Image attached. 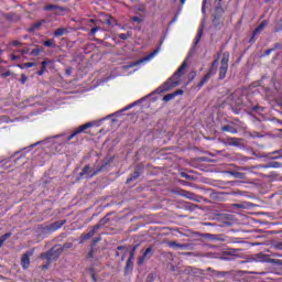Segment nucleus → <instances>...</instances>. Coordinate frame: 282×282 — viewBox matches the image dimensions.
I'll list each match as a JSON object with an SVG mask.
<instances>
[{
    "label": "nucleus",
    "instance_id": "f257e3e1",
    "mask_svg": "<svg viewBox=\"0 0 282 282\" xmlns=\"http://www.w3.org/2000/svg\"><path fill=\"white\" fill-rule=\"evenodd\" d=\"M182 76H184V72L174 73L169 80L156 88L152 94H164V91H169L173 89V87H177V85L182 83Z\"/></svg>",
    "mask_w": 282,
    "mask_h": 282
},
{
    "label": "nucleus",
    "instance_id": "f03ea898",
    "mask_svg": "<svg viewBox=\"0 0 282 282\" xmlns=\"http://www.w3.org/2000/svg\"><path fill=\"white\" fill-rule=\"evenodd\" d=\"M203 35H204V26H200L198 29V32H197L196 37L194 40V45L192 46V48L189 50L186 58L184 59L182 65L176 69V72H184V69H186V67H188V63L193 58V56H194V54L197 50V44L199 43V41H202Z\"/></svg>",
    "mask_w": 282,
    "mask_h": 282
},
{
    "label": "nucleus",
    "instance_id": "7ed1b4c3",
    "mask_svg": "<svg viewBox=\"0 0 282 282\" xmlns=\"http://www.w3.org/2000/svg\"><path fill=\"white\" fill-rule=\"evenodd\" d=\"M230 61V54L228 52H223L218 54V57L212 64V72H228V62Z\"/></svg>",
    "mask_w": 282,
    "mask_h": 282
},
{
    "label": "nucleus",
    "instance_id": "20e7f679",
    "mask_svg": "<svg viewBox=\"0 0 282 282\" xmlns=\"http://www.w3.org/2000/svg\"><path fill=\"white\" fill-rule=\"evenodd\" d=\"M161 50H162L161 46L156 47L152 53H150L145 57L134 61V62H130L127 65L122 66V69H131V67H135L133 69V72H138L140 69V68H138L139 65H144V63H149V61H153V58H155V56H158L160 54Z\"/></svg>",
    "mask_w": 282,
    "mask_h": 282
},
{
    "label": "nucleus",
    "instance_id": "39448f33",
    "mask_svg": "<svg viewBox=\"0 0 282 282\" xmlns=\"http://www.w3.org/2000/svg\"><path fill=\"white\" fill-rule=\"evenodd\" d=\"M254 259L256 261H258V263H271L272 265H282V260L272 259L269 254H265L263 252L256 254Z\"/></svg>",
    "mask_w": 282,
    "mask_h": 282
},
{
    "label": "nucleus",
    "instance_id": "423d86ee",
    "mask_svg": "<svg viewBox=\"0 0 282 282\" xmlns=\"http://www.w3.org/2000/svg\"><path fill=\"white\" fill-rule=\"evenodd\" d=\"M41 257L47 261H56V259L61 257V249H56V247H54L47 253L41 254Z\"/></svg>",
    "mask_w": 282,
    "mask_h": 282
},
{
    "label": "nucleus",
    "instance_id": "0eeeda50",
    "mask_svg": "<svg viewBox=\"0 0 282 282\" xmlns=\"http://www.w3.org/2000/svg\"><path fill=\"white\" fill-rule=\"evenodd\" d=\"M90 127H94V123L88 122L86 124L80 126L77 130L74 131V133L67 137V142H69V140H74V138H76L78 133H83V131H86V129H89Z\"/></svg>",
    "mask_w": 282,
    "mask_h": 282
},
{
    "label": "nucleus",
    "instance_id": "6e6552de",
    "mask_svg": "<svg viewBox=\"0 0 282 282\" xmlns=\"http://www.w3.org/2000/svg\"><path fill=\"white\" fill-rule=\"evenodd\" d=\"M100 171H102V167H100L98 170H91V167L89 165H86L83 169L82 175H86V177H94V175H98V173H100Z\"/></svg>",
    "mask_w": 282,
    "mask_h": 282
},
{
    "label": "nucleus",
    "instance_id": "1a4fd4ad",
    "mask_svg": "<svg viewBox=\"0 0 282 282\" xmlns=\"http://www.w3.org/2000/svg\"><path fill=\"white\" fill-rule=\"evenodd\" d=\"M66 223H67L66 220H57V221L51 224L47 227V230H50L51 232H54V231L58 230L59 228H63V226H65Z\"/></svg>",
    "mask_w": 282,
    "mask_h": 282
},
{
    "label": "nucleus",
    "instance_id": "9d476101",
    "mask_svg": "<svg viewBox=\"0 0 282 282\" xmlns=\"http://www.w3.org/2000/svg\"><path fill=\"white\" fill-rule=\"evenodd\" d=\"M33 252L29 251L26 254H24L21 259V265L24 270H28L30 268V257H32Z\"/></svg>",
    "mask_w": 282,
    "mask_h": 282
},
{
    "label": "nucleus",
    "instance_id": "9b49d317",
    "mask_svg": "<svg viewBox=\"0 0 282 282\" xmlns=\"http://www.w3.org/2000/svg\"><path fill=\"white\" fill-rule=\"evenodd\" d=\"M152 254H153V249L151 247H149L144 251L143 256L141 258H139V261H138L139 265H142V263H144V261H147V259H151Z\"/></svg>",
    "mask_w": 282,
    "mask_h": 282
},
{
    "label": "nucleus",
    "instance_id": "f8f14e48",
    "mask_svg": "<svg viewBox=\"0 0 282 282\" xmlns=\"http://www.w3.org/2000/svg\"><path fill=\"white\" fill-rule=\"evenodd\" d=\"M54 65H55L54 61H50V59L44 61V62H42V67H41L40 72H47L50 69L52 70V69H54Z\"/></svg>",
    "mask_w": 282,
    "mask_h": 282
},
{
    "label": "nucleus",
    "instance_id": "ddd939ff",
    "mask_svg": "<svg viewBox=\"0 0 282 282\" xmlns=\"http://www.w3.org/2000/svg\"><path fill=\"white\" fill-rule=\"evenodd\" d=\"M184 94V90L178 89L174 93L167 94L163 97L164 102H169L170 100H173L176 96H182Z\"/></svg>",
    "mask_w": 282,
    "mask_h": 282
},
{
    "label": "nucleus",
    "instance_id": "4468645a",
    "mask_svg": "<svg viewBox=\"0 0 282 282\" xmlns=\"http://www.w3.org/2000/svg\"><path fill=\"white\" fill-rule=\"evenodd\" d=\"M98 228H100V225H96L93 230L88 231L87 234H84L82 236L83 241H87V239H91L98 232Z\"/></svg>",
    "mask_w": 282,
    "mask_h": 282
},
{
    "label": "nucleus",
    "instance_id": "2eb2a0df",
    "mask_svg": "<svg viewBox=\"0 0 282 282\" xmlns=\"http://www.w3.org/2000/svg\"><path fill=\"white\" fill-rule=\"evenodd\" d=\"M221 131H225L227 133H237V130L232 124H226L221 127Z\"/></svg>",
    "mask_w": 282,
    "mask_h": 282
},
{
    "label": "nucleus",
    "instance_id": "dca6fc26",
    "mask_svg": "<svg viewBox=\"0 0 282 282\" xmlns=\"http://www.w3.org/2000/svg\"><path fill=\"white\" fill-rule=\"evenodd\" d=\"M268 25V21H262L259 26L254 30L253 36L259 34Z\"/></svg>",
    "mask_w": 282,
    "mask_h": 282
},
{
    "label": "nucleus",
    "instance_id": "f3484780",
    "mask_svg": "<svg viewBox=\"0 0 282 282\" xmlns=\"http://www.w3.org/2000/svg\"><path fill=\"white\" fill-rule=\"evenodd\" d=\"M279 47H281V44L280 43H276L274 45V47L272 48H269L264 52V56H270L272 52H275L276 50H279Z\"/></svg>",
    "mask_w": 282,
    "mask_h": 282
},
{
    "label": "nucleus",
    "instance_id": "a211bd4d",
    "mask_svg": "<svg viewBox=\"0 0 282 282\" xmlns=\"http://www.w3.org/2000/svg\"><path fill=\"white\" fill-rule=\"evenodd\" d=\"M215 75V73L214 72H209V73H207L206 74V76L200 80V83H199V87H204V85H205V83H206V80H208V78H210L212 76H214Z\"/></svg>",
    "mask_w": 282,
    "mask_h": 282
},
{
    "label": "nucleus",
    "instance_id": "6ab92c4d",
    "mask_svg": "<svg viewBox=\"0 0 282 282\" xmlns=\"http://www.w3.org/2000/svg\"><path fill=\"white\" fill-rule=\"evenodd\" d=\"M10 237H12V234H11V232H7V234H4L3 236L0 237V248H1V246H3V242H4L7 239H10Z\"/></svg>",
    "mask_w": 282,
    "mask_h": 282
},
{
    "label": "nucleus",
    "instance_id": "aec40b11",
    "mask_svg": "<svg viewBox=\"0 0 282 282\" xmlns=\"http://www.w3.org/2000/svg\"><path fill=\"white\" fill-rule=\"evenodd\" d=\"M170 248H176L180 250H184V248H186V245H180L177 242H170Z\"/></svg>",
    "mask_w": 282,
    "mask_h": 282
},
{
    "label": "nucleus",
    "instance_id": "412c9836",
    "mask_svg": "<svg viewBox=\"0 0 282 282\" xmlns=\"http://www.w3.org/2000/svg\"><path fill=\"white\" fill-rule=\"evenodd\" d=\"M45 47H56L55 41L54 40H47L43 43Z\"/></svg>",
    "mask_w": 282,
    "mask_h": 282
},
{
    "label": "nucleus",
    "instance_id": "4be33fe9",
    "mask_svg": "<svg viewBox=\"0 0 282 282\" xmlns=\"http://www.w3.org/2000/svg\"><path fill=\"white\" fill-rule=\"evenodd\" d=\"M131 34H132L131 31L127 33H121L119 34V39H121L122 41H127V39H130Z\"/></svg>",
    "mask_w": 282,
    "mask_h": 282
},
{
    "label": "nucleus",
    "instance_id": "5701e85b",
    "mask_svg": "<svg viewBox=\"0 0 282 282\" xmlns=\"http://www.w3.org/2000/svg\"><path fill=\"white\" fill-rule=\"evenodd\" d=\"M269 169H281V163L279 162H271L268 165Z\"/></svg>",
    "mask_w": 282,
    "mask_h": 282
},
{
    "label": "nucleus",
    "instance_id": "b1692460",
    "mask_svg": "<svg viewBox=\"0 0 282 282\" xmlns=\"http://www.w3.org/2000/svg\"><path fill=\"white\" fill-rule=\"evenodd\" d=\"M43 52V48H34L31 51V56H39Z\"/></svg>",
    "mask_w": 282,
    "mask_h": 282
},
{
    "label": "nucleus",
    "instance_id": "393cba45",
    "mask_svg": "<svg viewBox=\"0 0 282 282\" xmlns=\"http://www.w3.org/2000/svg\"><path fill=\"white\" fill-rule=\"evenodd\" d=\"M133 268V259L129 258L126 264V270H131Z\"/></svg>",
    "mask_w": 282,
    "mask_h": 282
},
{
    "label": "nucleus",
    "instance_id": "a878e982",
    "mask_svg": "<svg viewBox=\"0 0 282 282\" xmlns=\"http://www.w3.org/2000/svg\"><path fill=\"white\" fill-rule=\"evenodd\" d=\"M63 34H65V29H57L54 32V36H63Z\"/></svg>",
    "mask_w": 282,
    "mask_h": 282
},
{
    "label": "nucleus",
    "instance_id": "bb28decb",
    "mask_svg": "<svg viewBox=\"0 0 282 282\" xmlns=\"http://www.w3.org/2000/svg\"><path fill=\"white\" fill-rule=\"evenodd\" d=\"M231 175H234V177H237L238 180H243V174L242 173L231 172Z\"/></svg>",
    "mask_w": 282,
    "mask_h": 282
},
{
    "label": "nucleus",
    "instance_id": "cd10ccee",
    "mask_svg": "<svg viewBox=\"0 0 282 282\" xmlns=\"http://www.w3.org/2000/svg\"><path fill=\"white\" fill-rule=\"evenodd\" d=\"M96 32H100V26H95L90 30V36H94Z\"/></svg>",
    "mask_w": 282,
    "mask_h": 282
},
{
    "label": "nucleus",
    "instance_id": "c85d7f7f",
    "mask_svg": "<svg viewBox=\"0 0 282 282\" xmlns=\"http://www.w3.org/2000/svg\"><path fill=\"white\" fill-rule=\"evenodd\" d=\"M138 177H140V172H134V175L132 177L128 178L127 182H133V180H135Z\"/></svg>",
    "mask_w": 282,
    "mask_h": 282
},
{
    "label": "nucleus",
    "instance_id": "c756f323",
    "mask_svg": "<svg viewBox=\"0 0 282 282\" xmlns=\"http://www.w3.org/2000/svg\"><path fill=\"white\" fill-rule=\"evenodd\" d=\"M135 250H138V246H134L130 252V257L129 259H133V257H135Z\"/></svg>",
    "mask_w": 282,
    "mask_h": 282
},
{
    "label": "nucleus",
    "instance_id": "7c9ffc66",
    "mask_svg": "<svg viewBox=\"0 0 282 282\" xmlns=\"http://www.w3.org/2000/svg\"><path fill=\"white\" fill-rule=\"evenodd\" d=\"M56 6H54V4H47L46 7H44V10H46V11H50V10H56Z\"/></svg>",
    "mask_w": 282,
    "mask_h": 282
},
{
    "label": "nucleus",
    "instance_id": "2f4dec72",
    "mask_svg": "<svg viewBox=\"0 0 282 282\" xmlns=\"http://www.w3.org/2000/svg\"><path fill=\"white\" fill-rule=\"evenodd\" d=\"M135 105H138V101L127 106L126 108H123V111H129V109H133V107H135Z\"/></svg>",
    "mask_w": 282,
    "mask_h": 282
},
{
    "label": "nucleus",
    "instance_id": "473e14b6",
    "mask_svg": "<svg viewBox=\"0 0 282 282\" xmlns=\"http://www.w3.org/2000/svg\"><path fill=\"white\" fill-rule=\"evenodd\" d=\"M273 248H274L275 250H282V242H276V243H274V245H273Z\"/></svg>",
    "mask_w": 282,
    "mask_h": 282
},
{
    "label": "nucleus",
    "instance_id": "72a5a7b5",
    "mask_svg": "<svg viewBox=\"0 0 282 282\" xmlns=\"http://www.w3.org/2000/svg\"><path fill=\"white\" fill-rule=\"evenodd\" d=\"M18 54H21V56H25V54H28V48L19 50Z\"/></svg>",
    "mask_w": 282,
    "mask_h": 282
},
{
    "label": "nucleus",
    "instance_id": "f704fd0d",
    "mask_svg": "<svg viewBox=\"0 0 282 282\" xmlns=\"http://www.w3.org/2000/svg\"><path fill=\"white\" fill-rule=\"evenodd\" d=\"M132 21H134V23H142V19H140L139 17H133Z\"/></svg>",
    "mask_w": 282,
    "mask_h": 282
},
{
    "label": "nucleus",
    "instance_id": "c9c22d12",
    "mask_svg": "<svg viewBox=\"0 0 282 282\" xmlns=\"http://www.w3.org/2000/svg\"><path fill=\"white\" fill-rule=\"evenodd\" d=\"M232 142H230V144L232 147H238L239 145V141L237 139H231Z\"/></svg>",
    "mask_w": 282,
    "mask_h": 282
},
{
    "label": "nucleus",
    "instance_id": "e433bc0d",
    "mask_svg": "<svg viewBox=\"0 0 282 282\" xmlns=\"http://www.w3.org/2000/svg\"><path fill=\"white\" fill-rule=\"evenodd\" d=\"M19 58H20V56L17 55V54H12V55H11V59H12V61H19Z\"/></svg>",
    "mask_w": 282,
    "mask_h": 282
},
{
    "label": "nucleus",
    "instance_id": "4c0bfd02",
    "mask_svg": "<svg viewBox=\"0 0 282 282\" xmlns=\"http://www.w3.org/2000/svg\"><path fill=\"white\" fill-rule=\"evenodd\" d=\"M206 1L207 0H203L202 12H206Z\"/></svg>",
    "mask_w": 282,
    "mask_h": 282
},
{
    "label": "nucleus",
    "instance_id": "58836bf2",
    "mask_svg": "<svg viewBox=\"0 0 282 282\" xmlns=\"http://www.w3.org/2000/svg\"><path fill=\"white\" fill-rule=\"evenodd\" d=\"M28 80V77L25 75H22L21 83L22 85H25V82Z\"/></svg>",
    "mask_w": 282,
    "mask_h": 282
},
{
    "label": "nucleus",
    "instance_id": "ea45409f",
    "mask_svg": "<svg viewBox=\"0 0 282 282\" xmlns=\"http://www.w3.org/2000/svg\"><path fill=\"white\" fill-rule=\"evenodd\" d=\"M12 45H13L14 47H17V46L21 45V42H19V41H13V42H12Z\"/></svg>",
    "mask_w": 282,
    "mask_h": 282
},
{
    "label": "nucleus",
    "instance_id": "a19ab883",
    "mask_svg": "<svg viewBox=\"0 0 282 282\" xmlns=\"http://www.w3.org/2000/svg\"><path fill=\"white\" fill-rule=\"evenodd\" d=\"M219 78H220V80H224V78H226V72L220 73Z\"/></svg>",
    "mask_w": 282,
    "mask_h": 282
},
{
    "label": "nucleus",
    "instance_id": "79ce46f5",
    "mask_svg": "<svg viewBox=\"0 0 282 282\" xmlns=\"http://www.w3.org/2000/svg\"><path fill=\"white\" fill-rule=\"evenodd\" d=\"M147 98H149V96H145V97H143V98H141L139 101H137V102H144V100H147Z\"/></svg>",
    "mask_w": 282,
    "mask_h": 282
},
{
    "label": "nucleus",
    "instance_id": "37998d69",
    "mask_svg": "<svg viewBox=\"0 0 282 282\" xmlns=\"http://www.w3.org/2000/svg\"><path fill=\"white\" fill-rule=\"evenodd\" d=\"M2 76H3V78H8V76H10V73L9 72L3 73Z\"/></svg>",
    "mask_w": 282,
    "mask_h": 282
},
{
    "label": "nucleus",
    "instance_id": "c03bdc74",
    "mask_svg": "<svg viewBox=\"0 0 282 282\" xmlns=\"http://www.w3.org/2000/svg\"><path fill=\"white\" fill-rule=\"evenodd\" d=\"M107 25H111V20H106Z\"/></svg>",
    "mask_w": 282,
    "mask_h": 282
},
{
    "label": "nucleus",
    "instance_id": "a18cd8bd",
    "mask_svg": "<svg viewBox=\"0 0 282 282\" xmlns=\"http://www.w3.org/2000/svg\"><path fill=\"white\" fill-rule=\"evenodd\" d=\"M152 280H153V275H149L148 281H152Z\"/></svg>",
    "mask_w": 282,
    "mask_h": 282
},
{
    "label": "nucleus",
    "instance_id": "49530a36",
    "mask_svg": "<svg viewBox=\"0 0 282 282\" xmlns=\"http://www.w3.org/2000/svg\"><path fill=\"white\" fill-rule=\"evenodd\" d=\"M32 63H26V67H32Z\"/></svg>",
    "mask_w": 282,
    "mask_h": 282
},
{
    "label": "nucleus",
    "instance_id": "de8ad7c7",
    "mask_svg": "<svg viewBox=\"0 0 282 282\" xmlns=\"http://www.w3.org/2000/svg\"><path fill=\"white\" fill-rule=\"evenodd\" d=\"M182 6H184V3H186V0H181Z\"/></svg>",
    "mask_w": 282,
    "mask_h": 282
},
{
    "label": "nucleus",
    "instance_id": "09e8293b",
    "mask_svg": "<svg viewBox=\"0 0 282 282\" xmlns=\"http://www.w3.org/2000/svg\"><path fill=\"white\" fill-rule=\"evenodd\" d=\"M182 177H187L188 178V175L187 174H182Z\"/></svg>",
    "mask_w": 282,
    "mask_h": 282
},
{
    "label": "nucleus",
    "instance_id": "8fccbe9b",
    "mask_svg": "<svg viewBox=\"0 0 282 282\" xmlns=\"http://www.w3.org/2000/svg\"><path fill=\"white\" fill-rule=\"evenodd\" d=\"M37 74H39V76H43V72H39Z\"/></svg>",
    "mask_w": 282,
    "mask_h": 282
},
{
    "label": "nucleus",
    "instance_id": "3c124183",
    "mask_svg": "<svg viewBox=\"0 0 282 282\" xmlns=\"http://www.w3.org/2000/svg\"><path fill=\"white\" fill-rule=\"evenodd\" d=\"M36 144H39V142H37V143H35V144H33V145H31V148H34V147H36Z\"/></svg>",
    "mask_w": 282,
    "mask_h": 282
},
{
    "label": "nucleus",
    "instance_id": "603ef678",
    "mask_svg": "<svg viewBox=\"0 0 282 282\" xmlns=\"http://www.w3.org/2000/svg\"><path fill=\"white\" fill-rule=\"evenodd\" d=\"M162 43H164V37H163V40L161 41V45H162Z\"/></svg>",
    "mask_w": 282,
    "mask_h": 282
},
{
    "label": "nucleus",
    "instance_id": "864d4df0",
    "mask_svg": "<svg viewBox=\"0 0 282 282\" xmlns=\"http://www.w3.org/2000/svg\"><path fill=\"white\" fill-rule=\"evenodd\" d=\"M273 257H279V254L274 253Z\"/></svg>",
    "mask_w": 282,
    "mask_h": 282
},
{
    "label": "nucleus",
    "instance_id": "5fc2aeb1",
    "mask_svg": "<svg viewBox=\"0 0 282 282\" xmlns=\"http://www.w3.org/2000/svg\"><path fill=\"white\" fill-rule=\"evenodd\" d=\"M93 279H94V281H96V276L95 275H93Z\"/></svg>",
    "mask_w": 282,
    "mask_h": 282
},
{
    "label": "nucleus",
    "instance_id": "6e6d98bb",
    "mask_svg": "<svg viewBox=\"0 0 282 282\" xmlns=\"http://www.w3.org/2000/svg\"><path fill=\"white\" fill-rule=\"evenodd\" d=\"M0 54H3V51H2V50H0Z\"/></svg>",
    "mask_w": 282,
    "mask_h": 282
},
{
    "label": "nucleus",
    "instance_id": "4d7b16f0",
    "mask_svg": "<svg viewBox=\"0 0 282 282\" xmlns=\"http://www.w3.org/2000/svg\"><path fill=\"white\" fill-rule=\"evenodd\" d=\"M118 250H122V247H119Z\"/></svg>",
    "mask_w": 282,
    "mask_h": 282
},
{
    "label": "nucleus",
    "instance_id": "13d9d810",
    "mask_svg": "<svg viewBox=\"0 0 282 282\" xmlns=\"http://www.w3.org/2000/svg\"><path fill=\"white\" fill-rule=\"evenodd\" d=\"M90 22L94 23V19H91Z\"/></svg>",
    "mask_w": 282,
    "mask_h": 282
},
{
    "label": "nucleus",
    "instance_id": "bf43d9fd",
    "mask_svg": "<svg viewBox=\"0 0 282 282\" xmlns=\"http://www.w3.org/2000/svg\"><path fill=\"white\" fill-rule=\"evenodd\" d=\"M43 268H44V269H47V265H44Z\"/></svg>",
    "mask_w": 282,
    "mask_h": 282
},
{
    "label": "nucleus",
    "instance_id": "052dcab7",
    "mask_svg": "<svg viewBox=\"0 0 282 282\" xmlns=\"http://www.w3.org/2000/svg\"><path fill=\"white\" fill-rule=\"evenodd\" d=\"M187 198H189V199H191V196H187Z\"/></svg>",
    "mask_w": 282,
    "mask_h": 282
},
{
    "label": "nucleus",
    "instance_id": "680f3d73",
    "mask_svg": "<svg viewBox=\"0 0 282 282\" xmlns=\"http://www.w3.org/2000/svg\"><path fill=\"white\" fill-rule=\"evenodd\" d=\"M66 72H69V69H66Z\"/></svg>",
    "mask_w": 282,
    "mask_h": 282
},
{
    "label": "nucleus",
    "instance_id": "e2e57ef3",
    "mask_svg": "<svg viewBox=\"0 0 282 282\" xmlns=\"http://www.w3.org/2000/svg\"><path fill=\"white\" fill-rule=\"evenodd\" d=\"M89 257H91V253H89Z\"/></svg>",
    "mask_w": 282,
    "mask_h": 282
}]
</instances>
